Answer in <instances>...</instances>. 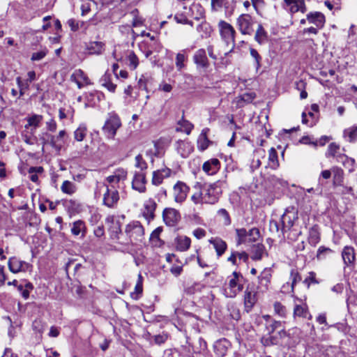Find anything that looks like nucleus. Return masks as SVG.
Wrapping results in <instances>:
<instances>
[{
	"instance_id": "nucleus-56",
	"label": "nucleus",
	"mask_w": 357,
	"mask_h": 357,
	"mask_svg": "<svg viewBox=\"0 0 357 357\" xmlns=\"http://www.w3.org/2000/svg\"><path fill=\"white\" fill-rule=\"evenodd\" d=\"M218 215L222 218L223 219V224L225 226H229L231 223V220L229 216V213L227 211L225 208H221L218 211Z\"/></svg>"
},
{
	"instance_id": "nucleus-26",
	"label": "nucleus",
	"mask_w": 357,
	"mask_h": 357,
	"mask_svg": "<svg viewBox=\"0 0 357 357\" xmlns=\"http://www.w3.org/2000/svg\"><path fill=\"white\" fill-rule=\"evenodd\" d=\"M208 242L213 245L218 257H221L226 251L227 243L219 237L211 238Z\"/></svg>"
},
{
	"instance_id": "nucleus-41",
	"label": "nucleus",
	"mask_w": 357,
	"mask_h": 357,
	"mask_svg": "<svg viewBox=\"0 0 357 357\" xmlns=\"http://www.w3.org/2000/svg\"><path fill=\"white\" fill-rule=\"evenodd\" d=\"M268 165L272 169L279 167L278 153L274 148H271L268 151Z\"/></svg>"
},
{
	"instance_id": "nucleus-51",
	"label": "nucleus",
	"mask_w": 357,
	"mask_h": 357,
	"mask_svg": "<svg viewBox=\"0 0 357 357\" xmlns=\"http://www.w3.org/2000/svg\"><path fill=\"white\" fill-rule=\"evenodd\" d=\"M142 293V276L141 274L138 275V281L135 287V291L131 293V297L133 299L137 300L139 295Z\"/></svg>"
},
{
	"instance_id": "nucleus-21",
	"label": "nucleus",
	"mask_w": 357,
	"mask_h": 357,
	"mask_svg": "<svg viewBox=\"0 0 357 357\" xmlns=\"http://www.w3.org/2000/svg\"><path fill=\"white\" fill-rule=\"evenodd\" d=\"M156 206L157 204L151 198L149 199L144 202L142 215L149 223L155 218V211Z\"/></svg>"
},
{
	"instance_id": "nucleus-64",
	"label": "nucleus",
	"mask_w": 357,
	"mask_h": 357,
	"mask_svg": "<svg viewBox=\"0 0 357 357\" xmlns=\"http://www.w3.org/2000/svg\"><path fill=\"white\" fill-rule=\"evenodd\" d=\"M121 234V229L119 221H117L115 223V225L113 227L112 231V236L114 238H116L117 240H120L119 234Z\"/></svg>"
},
{
	"instance_id": "nucleus-43",
	"label": "nucleus",
	"mask_w": 357,
	"mask_h": 357,
	"mask_svg": "<svg viewBox=\"0 0 357 357\" xmlns=\"http://www.w3.org/2000/svg\"><path fill=\"white\" fill-rule=\"evenodd\" d=\"M61 191L68 195H73L77 190L76 185L69 181H64L61 186Z\"/></svg>"
},
{
	"instance_id": "nucleus-12",
	"label": "nucleus",
	"mask_w": 357,
	"mask_h": 357,
	"mask_svg": "<svg viewBox=\"0 0 357 357\" xmlns=\"http://www.w3.org/2000/svg\"><path fill=\"white\" fill-rule=\"evenodd\" d=\"M146 174L145 172H135L132 181V188L140 193H144L146 190Z\"/></svg>"
},
{
	"instance_id": "nucleus-38",
	"label": "nucleus",
	"mask_w": 357,
	"mask_h": 357,
	"mask_svg": "<svg viewBox=\"0 0 357 357\" xmlns=\"http://www.w3.org/2000/svg\"><path fill=\"white\" fill-rule=\"evenodd\" d=\"M265 253V247L261 243H257L252 248V256L251 258L253 260H260L262 258L263 255Z\"/></svg>"
},
{
	"instance_id": "nucleus-63",
	"label": "nucleus",
	"mask_w": 357,
	"mask_h": 357,
	"mask_svg": "<svg viewBox=\"0 0 357 357\" xmlns=\"http://www.w3.org/2000/svg\"><path fill=\"white\" fill-rule=\"evenodd\" d=\"M225 0H211V9L213 11L219 10L224 5Z\"/></svg>"
},
{
	"instance_id": "nucleus-59",
	"label": "nucleus",
	"mask_w": 357,
	"mask_h": 357,
	"mask_svg": "<svg viewBox=\"0 0 357 357\" xmlns=\"http://www.w3.org/2000/svg\"><path fill=\"white\" fill-rule=\"evenodd\" d=\"M303 283L309 287L311 284H319V282L316 278V273L312 271L309 273L308 276L304 280Z\"/></svg>"
},
{
	"instance_id": "nucleus-42",
	"label": "nucleus",
	"mask_w": 357,
	"mask_h": 357,
	"mask_svg": "<svg viewBox=\"0 0 357 357\" xmlns=\"http://www.w3.org/2000/svg\"><path fill=\"white\" fill-rule=\"evenodd\" d=\"M287 6H289V11L295 13L299 11L300 7L303 6V0H284Z\"/></svg>"
},
{
	"instance_id": "nucleus-16",
	"label": "nucleus",
	"mask_w": 357,
	"mask_h": 357,
	"mask_svg": "<svg viewBox=\"0 0 357 357\" xmlns=\"http://www.w3.org/2000/svg\"><path fill=\"white\" fill-rule=\"evenodd\" d=\"M192 59L197 69L206 70L210 66V63L204 49L201 48L197 50L193 55Z\"/></svg>"
},
{
	"instance_id": "nucleus-32",
	"label": "nucleus",
	"mask_w": 357,
	"mask_h": 357,
	"mask_svg": "<svg viewBox=\"0 0 357 357\" xmlns=\"http://www.w3.org/2000/svg\"><path fill=\"white\" fill-rule=\"evenodd\" d=\"M342 257L347 266L352 264L355 260L354 249L350 246L344 247L342 252Z\"/></svg>"
},
{
	"instance_id": "nucleus-25",
	"label": "nucleus",
	"mask_w": 357,
	"mask_h": 357,
	"mask_svg": "<svg viewBox=\"0 0 357 357\" xmlns=\"http://www.w3.org/2000/svg\"><path fill=\"white\" fill-rule=\"evenodd\" d=\"M43 120V116L42 115L33 114L26 118L27 123L24 126V128L26 129L31 128V131H34L40 126Z\"/></svg>"
},
{
	"instance_id": "nucleus-35",
	"label": "nucleus",
	"mask_w": 357,
	"mask_h": 357,
	"mask_svg": "<svg viewBox=\"0 0 357 357\" xmlns=\"http://www.w3.org/2000/svg\"><path fill=\"white\" fill-rule=\"evenodd\" d=\"M255 39L260 45L264 44L268 40V33L261 24L258 25L255 33Z\"/></svg>"
},
{
	"instance_id": "nucleus-52",
	"label": "nucleus",
	"mask_w": 357,
	"mask_h": 357,
	"mask_svg": "<svg viewBox=\"0 0 357 357\" xmlns=\"http://www.w3.org/2000/svg\"><path fill=\"white\" fill-rule=\"evenodd\" d=\"M101 84L105 87L109 91L114 93L116 90V85L113 84L107 75L103 76L101 79Z\"/></svg>"
},
{
	"instance_id": "nucleus-60",
	"label": "nucleus",
	"mask_w": 357,
	"mask_h": 357,
	"mask_svg": "<svg viewBox=\"0 0 357 357\" xmlns=\"http://www.w3.org/2000/svg\"><path fill=\"white\" fill-rule=\"evenodd\" d=\"M250 55L254 58L256 63V68L259 69L261 67V56L259 55L258 52L254 49H250Z\"/></svg>"
},
{
	"instance_id": "nucleus-15",
	"label": "nucleus",
	"mask_w": 357,
	"mask_h": 357,
	"mask_svg": "<svg viewBox=\"0 0 357 357\" xmlns=\"http://www.w3.org/2000/svg\"><path fill=\"white\" fill-rule=\"evenodd\" d=\"M272 278V270L269 268H264L258 276L259 284L257 289L259 291H266L268 289Z\"/></svg>"
},
{
	"instance_id": "nucleus-40",
	"label": "nucleus",
	"mask_w": 357,
	"mask_h": 357,
	"mask_svg": "<svg viewBox=\"0 0 357 357\" xmlns=\"http://www.w3.org/2000/svg\"><path fill=\"white\" fill-rule=\"evenodd\" d=\"M343 136L348 142H355L357 139V126L345 129Z\"/></svg>"
},
{
	"instance_id": "nucleus-47",
	"label": "nucleus",
	"mask_w": 357,
	"mask_h": 357,
	"mask_svg": "<svg viewBox=\"0 0 357 357\" xmlns=\"http://www.w3.org/2000/svg\"><path fill=\"white\" fill-rule=\"evenodd\" d=\"M44 135L48 138L49 144L53 149H54L57 151H61L63 146V144L61 142H59L55 136L50 135L47 132L44 133Z\"/></svg>"
},
{
	"instance_id": "nucleus-9",
	"label": "nucleus",
	"mask_w": 357,
	"mask_h": 357,
	"mask_svg": "<svg viewBox=\"0 0 357 357\" xmlns=\"http://www.w3.org/2000/svg\"><path fill=\"white\" fill-rule=\"evenodd\" d=\"M339 151L340 146L335 142H332L328 145L325 155L327 158H334L336 159L337 162H342L343 164H344L345 160H347L348 162L349 167L352 166L354 163V160L348 158L344 154L340 153Z\"/></svg>"
},
{
	"instance_id": "nucleus-61",
	"label": "nucleus",
	"mask_w": 357,
	"mask_h": 357,
	"mask_svg": "<svg viewBox=\"0 0 357 357\" xmlns=\"http://www.w3.org/2000/svg\"><path fill=\"white\" fill-rule=\"evenodd\" d=\"M47 53V50L45 48L43 49L39 52L33 53L31 59L33 61H40L46 56Z\"/></svg>"
},
{
	"instance_id": "nucleus-3",
	"label": "nucleus",
	"mask_w": 357,
	"mask_h": 357,
	"mask_svg": "<svg viewBox=\"0 0 357 357\" xmlns=\"http://www.w3.org/2000/svg\"><path fill=\"white\" fill-rule=\"evenodd\" d=\"M125 233L128 238L126 241L120 243L125 245H134L137 242H142L144 235V229L139 221H132L126 225Z\"/></svg>"
},
{
	"instance_id": "nucleus-37",
	"label": "nucleus",
	"mask_w": 357,
	"mask_h": 357,
	"mask_svg": "<svg viewBox=\"0 0 357 357\" xmlns=\"http://www.w3.org/2000/svg\"><path fill=\"white\" fill-rule=\"evenodd\" d=\"M197 190L192 195L190 199L195 204H202L204 202V190L203 186L197 184L195 186Z\"/></svg>"
},
{
	"instance_id": "nucleus-4",
	"label": "nucleus",
	"mask_w": 357,
	"mask_h": 357,
	"mask_svg": "<svg viewBox=\"0 0 357 357\" xmlns=\"http://www.w3.org/2000/svg\"><path fill=\"white\" fill-rule=\"evenodd\" d=\"M244 278L242 274L233 272L229 278L228 286L225 289V295L228 298H234L243 289Z\"/></svg>"
},
{
	"instance_id": "nucleus-10",
	"label": "nucleus",
	"mask_w": 357,
	"mask_h": 357,
	"mask_svg": "<svg viewBox=\"0 0 357 357\" xmlns=\"http://www.w3.org/2000/svg\"><path fill=\"white\" fill-rule=\"evenodd\" d=\"M238 30L243 35H250L253 31V20L249 14L241 15L236 20Z\"/></svg>"
},
{
	"instance_id": "nucleus-48",
	"label": "nucleus",
	"mask_w": 357,
	"mask_h": 357,
	"mask_svg": "<svg viewBox=\"0 0 357 357\" xmlns=\"http://www.w3.org/2000/svg\"><path fill=\"white\" fill-rule=\"evenodd\" d=\"M44 171L43 167H31L29 169L30 174V179L31 181L36 183L38 181V174H41Z\"/></svg>"
},
{
	"instance_id": "nucleus-19",
	"label": "nucleus",
	"mask_w": 357,
	"mask_h": 357,
	"mask_svg": "<svg viewBox=\"0 0 357 357\" xmlns=\"http://www.w3.org/2000/svg\"><path fill=\"white\" fill-rule=\"evenodd\" d=\"M257 301V292L254 288L248 287L244 293V306L247 312L252 309Z\"/></svg>"
},
{
	"instance_id": "nucleus-11",
	"label": "nucleus",
	"mask_w": 357,
	"mask_h": 357,
	"mask_svg": "<svg viewBox=\"0 0 357 357\" xmlns=\"http://www.w3.org/2000/svg\"><path fill=\"white\" fill-rule=\"evenodd\" d=\"M190 188L183 181H177L173 187V196L177 203H183L187 198Z\"/></svg>"
},
{
	"instance_id": "nucleus-44",
	"label": "nucleus",
	"mask_w": 357,
	"mask_h": 357,
	"mask_svg": "<svg viewBox=\"0 0 357 357\" xmlns=\"http://www.w3.org/2000/svg\"><path fill=\"white\" fill-rule=\"evenodd\" d=\"M284 237L290 241H295L298 239V236L301 234V231L296 229V227L288 229V231H281Z\"/></svg>"
},
{
	"instance_id": "nucleus-24",
	"label": "nucleus",
	"mask_w": 357,
	"mask_h": 357,
	"mask_svg": "<svg viewBox=\"0 0 357 357\" xmlns=\"http://www.w3.org/2000/svg\"><path fill=\"white\" fill-rule=\"evenodd\" d=\"M146 155L150 158L151 162L153 163L154 157L161 158L165 154V150L161 143L154 142L153 146L146 151Z\"/></svg>"
},
{
	"instance_id": "nucleus-22",
	"label": "nucleus",
	"mask_w": 357,
	"mask_h": 357,
	"mask_svg": "<svg viewBox=\"0 0 357 357\" xmlns=\"http://www.w3.org/2000/svg\"><path fill=\"white\" fill-rule=\"evenodd\" d=\"M307 20L309 23L314 24L318 29H322L326 22L324 15L320 12L309 13L307 15Z\"/></svg>"
},
{
	"instance_id": "nucleus-5",
	"label": "nucleus",
	"mask_w": 357,
	"mask_h": 357,
	"mask_svg": "<svg viewBox=\"0 0 357 357\" xmlns=\"http://www.w3.org/2000/svg\"><path fill=\"white\" fill-rule=\"evenodd\" d=\"M121 126V122L119 116L116 114H109L102 127V132L107 138L114 139Z\"/></svg>"
},
{
	"instance_id": "nucleus-58",
	"label": "nucleus",
	"mask_w": 357,
	"mask_h": 357,
	"mask_svg": "<svg viewBox=\"0 0 357 357\" xmlns=\"http://www.w3.org/2000/svg\"><path fill=\"white\" fill-rule=\"evenodd\" d=\"M128 60L129 61V66L132 69H135L139 63L138 58L133 52H130L128 56Z\"/></svg>"
},
{
	"instance_id": "nucleus-62",
	"label": "nucleus",
	"mask_w": 357,
	"mask_h": 357,
	"mask_svg": "<svg viewBox=\"0 0 357 357\" xmlns=\"http://www.w3.org/2000/svg\"><path fill=\"white\" fill-rule=\"evenodd\" d=\"M181 357H194L192 349L190 346L182 347L180 350Z\"/></svg>"
},
{
	"instance_id": "nucleus-53",
	"label": "nucleus",
	"mask_w": 357,
	"mask_h": 357,
	"mask_svg": "<svg viewBox=\"0 0 357 357\" xmlns=\"http://www.w3.org/2000/svg\"><path fill=\"white\" fill-rule=\"evenodd\" d=\"M275 312L282 317H286L287 309L280 302L276 301L273 304Z\"/></svg>"
},
{
	"instance_id": "nucleus-55",
	"label": "nucleus",
	"mask_w": 357,
	"mask_h": 357,
	"mask_svg": "<svg viewBox=\"0 0 357 357\" xmlns=\"http://www.w3.org/2000/svg\"><path fill=\"white\" fill-rule=\"evenodd\" d=\"M32 328L36 333L41 334L45 330V324L40 319H36L33 321Z\"/></svg>"
},
{
	"instance_id": "nucleus-14",
	"label": "nucleus",
	"mask_w": 357,
	"mask_h": 357,
	"mask_svg": "<svg viewBox=\"0 0 357 357\" xmlns=\"http://www.w3.org/2000/svg\"><path fill=\"white\" fill-rule=\"evenodd\" d=\"M163 220L169 227L175 226L181 219L179 212L173 208H167L162 213Z\"/></svg>"
},
{
	"instance_id": "nucleus-33",
	"label": "nucleus",
	"mask_w": 357,
	"mask_h": 357,
	"mask_svg": "<svg viewBox=\"0 0 357 357\" xmlns=\"http://www.w3.org/2000/svg\"><path fill=\"white\" fill-rule=\"evenodd\" d=\"M208 131V128H204V130H202L197 139V147L202 151H205L208 147L209 144L211 143L210 140L207 137V132Z\"/></svg>"
},
{
	"instance_id": "nucleus-49",
	"label": "nucleus",
	"mask_w": 357,
	"mask_h": 357,
	"mask_svg": "<svg viewBox=\"0 0 357 357\" xmlns=\"http://www.w3.org/2000/svg\"><path fill=\"white\" fill-rule=\"evenodd\" d=\"M185 50H182L176 54V66L178 70H182L185 67L184 62L187 59V56L185 54Z\"/></svg>"
},
{
	"instance_id": "nucleus-18",
	"label": "nucleus",
	"mask_w": 357,
	"mask_h": 357,
	"mask_svg": "<svg viewBox=\"0 0 357 357\" xmlns=\"http://www.w3.org/2000/svg\"><path fill=\"white\" fill-rule=\"evenodd\" d=\"M70 80L75 82L79 89L92 84L87 75L81 69H77L73 73Z\"/></svg>"
},
{
	"instance_id": "nucleus-17",
	"label": "nucleus",
	"mask_w": 357,
	"mask_h": 357,
	"mask_svg": "<svg viewBox=\"0 0 357 357\" xmlns=\"http://www.w3.org/2000/svg\"><path fill=\"white\" fill-rule=\"evenodd\" d=\"M172 174V170L166 167L155 170L152 173L151 183L153 185L158 186L162 183L165 178L170 177Z\"/></svg>"
},
{
	"instance_id": "nucleus-39",
	"label": "nucleus",
	"mask_w": 357,
	"mask_h": 357,
	"mask_svg": "<svg viewBox=\"0 0 357 357\" xmlns=\"http://www.w3.org/2000/svg\"><path fill=\"white\" fill-rule=\"evenodd\" d=\"M320 241V233L316 227H312L309 231L308 242L312 246H316Z\"/></svg>"
},
{
	"instance_id": "nucleus-28",
	"label": "nucleus",
	"mask_w": 357,
	"mask_h": 357,
	"mask_svg": "<svg viewBox=\"0 0 357 357\" xmlns=\"http://www.w3.org/2000/svg\"><path fill=\"white\" fill-rule=\"evenodd\" d=\"M86 49L90 54H101L105 50V43L100 41H91L86 44Z\"/></svg>"
},
{
	"instance_id": "nucleus-1",
	"label": "nucleus",
	"mask_w": 357,
	"mask_h": 357,
	"mask_svg": "<svg viewBox=\"0 0 357 357\" xmlns=\"http://www.w3.org/2000/svg\"><path fill=\"white\" fill-rule=\"evenodd\" d=\"M227 186V174L224 178L220 179L210 185L203 186L204 202L208 204H215L220 199L222 188Z\"/></svg>"
},
{
	"instance_id": "nucleus-46",
	"label": "nucleus",
	"mask_w": 357,
	"mask_h": 357,
	"mask_svg": "<svg viewBox=\"0 0 357 357\" xmlns=\"http://www.w3.org/2000/svg\"><path fill=\"white\" fill-rule=\"evenodd\" d=\"M87 128L86 125L81 124L74 132V138L78 142H82L86 135Z\"/></svg>"
},
{
	"instance_id": "nucleus-23",
	"label": "nucleus",
	"mask_w": 357,
	"mask_h": 357,
	"mask_svg": "<svg viewBox=\"0 0 357 357\" xmlns=\"http://www.w3.org/2000/svg\"><path fill=\"white\" fill-rule=\"evenodd\" d=\"M220 168V162L217 158L206 161L202 166L203 171L208 175H214Z\"/></svg>"
},
{
	"instance_id": "nucleus-13",
	"label": "nucleus",
	"mask_w": 357,
	"mask_h": 357,
	"mask_svg": "<svg viewBox=\"0 0 357 357\" xmlns=\"http://www.w3.org/2000/svg\"><path fill=\"white\" fill-rule=\"evenodd\" d=\"M292 296L294 298V317H308V319H311L307 304L294 295H292Z\"/></svg>"
},
{
	"instance_id": "nucleus-54",
	"label": "nucleus",
	"mask_w": 357,
	"mask_h": 357,
	"mask_svg": "<svg viewBox=\"0 0 357 357\" xmlns=\"http://www.w3.org/2000/svg\"><path fill=\"white\" fill-rule=\"evenodd\" d=\"M290 280L291 282V289L294 290V287L296 284L297 282H300L301 280V277L298 272L295 270L292 269L290 273Z\"/></svg>"
},
{
	"instance_id": "nucleus-50",
	"label": "nucleus",
	"mask_w": 357,
	"mask_h": 357,
	"mask_svg": "<svg viewBox=\"0 0 357 357\" xmlns=\"http://www.w3.org/2000/svg\"><path fill=\"white\" fill-rule=\"evenodd\" d=\"M135 167L140 169L139 172H144L145 170L147 169L148 164L145 161V160L143 158L142 155L138 154L137 156H135Z\"/></svg>"
},
{
	"instance_id": "nucleus-2",
	"label": "nucleus",
	"mask_w": 357,
	"mask_h": 357,
	"mask_svg": "<svg viewBox=\"0 0 357 357\" xmlns=\"http://www.w3.org/2000/svg\"><path fill=\"white\" fill-rule=\"evenodd\" d=\"M218 28L221 39L229 47V50L224 53V55L227 56L234 51L236 46L235 37L236 32L232 25L225 20L219 21Z\"/></svg>"
},
{
	"instance_id": "nucleus-36",
	"label": "nucleus",
	"mask_w": 357,
	"mask_h": 357,
	"mask_svg": "<svg viewBox=\"0 0 357 357\" xmlns=\"http://www.w3.org/2000/svg\"><path fill=\"white\" fill-rule=\"evenodd\" d=\"M332 172L333 175V185L334 186H342L344 182V171L337 167L332 168Z\"/></svg>"
},
{
	"instance_id": "nucleus-20",
	"label": "nucleus",
	"mask_w": 357,
	"mask_h": 357,
	"mask_svg": "<svg viewBox=\"0 0 357 357\" xmlns=\"http://www.w3.org/2000/svg\"><path fill=\"white\" fill-rule=\"evenodd\" d=\"M8 266L10 272L17 273L21 271H26L29 267V264L13 257L8 259Z\"/></svg>"
},
{
	"instance_id": "nucleus-45",
	"label": "nucleus",
	"mask_w": 357,
	"mask_h": 357,
	"mask_svg": "<svg viewBox=\"0 0 357 357\" xmlns=\"http://www.w3.org/2000/svg\"><path fill=\"white\" fill-rule=\"evenodd\" d=\"M178 125L180 127L176 128V131H183L187 135H189L191 132L194 127V126L190 122L183 119L178 122Z\"/></svg>"
},
{
	"instance_id": "nucleus-34",
	"label": "nucleus",
	"mask_w": 357,
	"mask_h": 357,
	"mask_svg": "<svg viewBox=\"0 0 357 357\" xmlns=\"http://www.w3.org/2000/svg\"><path fill=\"white\" fill-rule=\"evenodd\" d=\"M153 82V79L151 76L142 75L138 80L137 86L139 89L144 90L148 93Z\"/></svg>"
},
{
	"instance_id": "nucleus-29",
	"label": "nucleus",
	"mask_w": 357,
	"mask_h": 357,
	"mask_svg": "<svg viewBox=\"0 0 357 357\" xmlns=\"http://www.w3.org/2000/svg\"><path fill=\"white\" fill-rule=\"evenodd\" d=\"M229 342L225 340H221L215 342L214 351L217 356L225 357L228 350Z\"/></svg>"
},
{
	"instance_id": "nucleus-57",
	"label": "nucleus",
	"mask_w": 357,
	"mask_h": 357,
	"mask_svg": "<svg viewBox=\"0 0 357 357\" xmlns=\"http://www.w3.org/2000/svg\"><path fill=\"white\" fill-rule=\"evenodd\" d=\"M251 3L259 15L265 18L268 17V16H266L261 10V6L264 4L263 0H251Z\"/></svg>"
},
{
	"instance_id": "nucleus-8",
	"label": "nucleus",
	"mask_w": 357,
	"mask_h": 357,
	"mask_svg": "<svg viewBox=\"0 0 357 357\" xmlns=\"http://www.w3.org/2000/svg\"><path fill=\"white\" fill-rule=\"evenodd\" d=\"M106 190L103 194L102 204L110 208H115L119 201V193L114 185H111L109 188L107 185L102 184Z\"/></svg>"
},
{
	"instance_id": "nucleus-30",
	"label": "nucleus",
	"mask_w": 357,
	"mask_h": 357,
	"mask_svg": "<svg viewBox=\"0 0 357 357\" xmlns=\"http://www.w3.org/2000/svg\"><path fill=\"white\" fill-rule=\"evenodd\" d=\"M71 233L74 236L81 234V237L84 238L86 234V227L85 222L82 220H77L73 223L71 227Z\"/></svg>"
},
{
	"instance_id": "nucleus-27",
	"label": "nucleus",
	"mask_w": 357,
	"mask_h": 357,
	"mask_svg": "<svg viewBox=\"0 0 357 357\" xmlns=\"http://www.w3.org/2000/svg\"><path fill=\"white\" fill-rule=\"evenodd\" d=\"M127 177V171L123 169H116L114 174L107 177V181L114 185L119 183L121 181H124Z\"/></svg>"
},
{
	"instance_id": "nucleus-31",
	"label": "nucleus",
	"mask_w": 357,
	"mask_h": 357,
	"mask_svg": "<svg viewBox=\"0 0 357 357\" xmlns=\"http://www.w3.org/2000/svg\"><path fill=\"white\" fill-rule=\"evenodd\" d=\"M176 248L177 250L181 252L186 251L189 249L191 244V240L189 237L185 236H179L176 240Z\"/></svg>"
},
{
	"instance_id": "nucleus-7",
	"label": "nucleus",
	"mask_w": 357,
	"mask_h": 357,
	"mask_svg": "<svg viewBox=\"0 0 357 357\" xmlns=\"http://www.w3.org/2000/svg\"><path fill=\"white\" fill-rule=\"evenodd\" d=\"M298 212L294 208H288L281 217V231H288V229L296 227V221L298 220Z\"/></svg>"
},
{
	"instance_id": "nucleus-6",
	"label": "nucleus",
	"mask_w": 357,
	"mask_h": 357,
	"mask_svg": "<svg viewBox=\"0 0 357 357\" xmlns=\"http://www.w3.org/2000/svg\"><path fill=\"white\" fill-rule=\"evenodd\" d=\"M237 244H246L256 242L260 237L259 229L254 227L247 231L244 228L236 229Z\"/></svg>"
}]
</instances>
